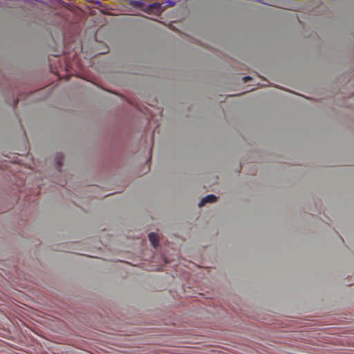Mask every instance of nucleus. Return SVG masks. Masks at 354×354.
<instances>
[{
	"label": "nucleus",
	"mask_w": 354,
	"mask_h": 354,
	"mask_svg": "<svg viewBox=\"0 0 354 354\" xmlns=\"http://www.w3.org/2000/svg\"><path fill=\"white\" fill-rule=\"evenodd\" d=\"M216 201V197L214 194H209L205 196L199 203L198 206L202 207L207 203H214Z\"/></svg>",
	"instance_id": "nucleus-1"
},
{
	"label": "nucleus",
	"mask_w": 354,
	"mask_h": 354,
	"mask_svg": "<svg viewBox=\"0 0 354 354\" xmlns=\"http://www.w3.org/2000/svg\"><path fill=\"white\" fill-rule=\"evenodd\" d=\"M162 3H167L168 4H167L166 6H174L175 4H176V1H162Z\"/></svg>",
	"instance_id": "nucleus-5"
},
{
	"label": "nucleus",
	"mask_w": 354,
	"mask_h": 354,
	"mask_svg": "<svg viewBox=\"0 0 354 354\" xmlns=\"http://www.w3.org/2000/svg\"><path fill=\"white\" fill-rule=\"evenodd\" d=\"M93 3H100V1H93Z\"/></svg>",
	"instance_id": "nucleus-7"
},
{
	"label": "nucleus",
	"mask_w": 354,
	"mask_h": 354,
	"mask_svg": "<svg viewBox=\"0 0 354 354\" xmlns=\"http://www.w3.org/2000/svg\"><path fill=\"white\" fill-rule=\"evenodd\" d=\"M148 236H149V239L150 242L151 243L152 245L154 248H156L158 245V243H159L158 236L157 235V234H156L154 232H151L149 234Z\"/></svg>",
	"instance_id": "nucleus-3"
},
{
	"label": "nucleus",
	"mask_w": 354,
	"mask_h": 354,
	"mask_svg": "<svg viewBox=\"0 0 354 354\" xmlns=\"http://www.w3.org/2000/svg\"><path fill=\"white\" fill-rule=\"evenodd\" d=\"M160 7V3L158 2H155L154 3L151 4L147 7L146 12L149 13L159 12Z\"/></svg>",
	"instance_id": "nucleus-2"
},
{
	"label": "nucleus",
	"mask_w": 354,
	"mask_h": 354,
	"mask_svg": "<svg viewBox=\"0 0 354 354\" xmlns=\"http://www.w3.org/2000/svg\"><path fill=\"white\" fill-rule=\"evenodd\" d=\"M262 3H263L265 5H268L267 3L264 2V1H261Z\"/></svg>",
	"instance_id": "nucleus-8"
},
{
	"label": "nucleus",
	"mask_w": 354,
	"mask_h": 354,
	"mask_svg": "<svg viewBox=\"0 0 354 354\" xmlns=\"http://www.w3.org/2000/svg\"><path fill=\"white\" fill-rule=\"evenodd\" d=\"M130 3H131L130 4L134 8H140L143 5L142 1H130Z\"/></svg>",
	"instance_id": "nucleus-4"
},
{
	"label": "nucleus",
	"mask_w": 354,
	"mask_h": 354,
	"mask_svg": "<svg viewBox=\"0 0 354 354\" xmlns=\"http://www.w3.org/2000/svg\"><path fill=\"white\" fill-rule=\"evenodd\" d=\"M250 80H251V77L250 76H246L243 78V80L245 83Z\"/></svg>",
	"instance_id": "nucleus-6"
}]
</instances>
